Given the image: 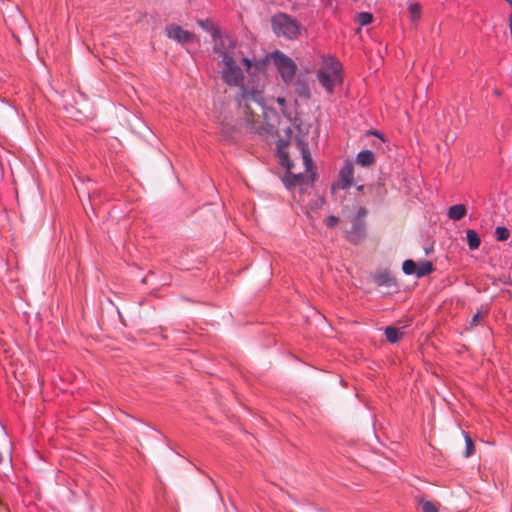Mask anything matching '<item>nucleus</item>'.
<instances>
[{
	"label": "nucleus",
	"instance_id": "obj_1",
	"mask_svg": "<svg viewBox=\"0 0 512 512\" xmlns=\"http://www.w3.org/2000/svg\"><path fill=\"white\" fill-rule=\"evenodd\" d=\"M218 56L221 58L223 68L221 76L224 82L229 86L240 88V94L237 97L238 107L243 115L244 121L250 126V129L260 135L264 133L272 134L274 125L269 121L276 116L275 110L266 107L264 103V79L266 76V63L264 60L251 62L248 58H243L247 73L253 77L250 84L244 83V76L241 68L236 64L233 53L215 48Z\"/></svg>",
	"mask_w": 512,
	"mask_h": 512
},
{
	"label": "nucleus",
	"instance_id": "obj_2",
	"mask_svg": "<svg viewBox=\"0 0 512 512\" xmlns=\"http://www.w3.org/2000/svg\"><path fill=\"white\" fill-rule=\"evenodd\" d=\"M342 66L339 61L332 57H324L321 67L317 73V79L320 85L328 92L332 93L334 86L341 82Z\"/></svg>",
	"mask_w": 512,
	"mask_h": 512
},
{
	"label": "nucleus",
	"instance_id": "obj_3",
	"mask_svg": "<svg viewBox=\"0 0 512 512\" xmlns=\"http://www.w3.org/2000/svg\"><path fill=\"white\" fill-rule=\"evenodd\" d=\"M272 29L277 36L287 39L297 38L300 33L299 23L287 14H277L271 20Z\"/></svg>",
	"mask_w": 512,
	"mask_h": 512
},
{
	"label": "nucleus",
	"instance_id": "obj_4",
	"mask_svg": "<svg viewBox=\"0 0 512 512\" xmlns=\"http://www.w3.org/2000/svg\"><path fill=\"white\" fill-rule=\"evenodd\" d=\"M277 149L280 163L287 169V175L284 179L286 187L291 189L297 185H302L305 182L306 176L302 173L296 174L292 171L293 165L289 160L287 144L284 142H279L277 144Z\"/></svg>",
	"mask_w": 512,
	"mask_h": 512
},
{
	"label": "nucleus",
	"instance_id": "obj_5",
	"mask_svg": "<svg viewBox=\"0 0 512 512\" xmlns=\"http://www.w3.org/2000/svg\"><path fill=\"white\" fill-rule=\"evenodd\" d=\"M270 58L276 65L282 80L286 84L291 83L294 79L297 70L295 62L290 57L286 56L284 53L280 51L273 52L270 55Z\"/></svg>",
	"mask_w": 512,
	"mask_h": 512
},
{
	"label": "nucleus",
	"instance_id": "obj_6",
	"mask_svg": "<svg viewBox=\"0 0 512 512\" xmlns=\"http://www.w3.org/2000/svg\"><path fill=\"white\" fill-rule=\"evenodd\" d=\"M166 34L170 39L182 44L188 43L194 39V35L192 33L175 24H171L166 27Z\"/></svg>",
	"mask_w": 512,
	"mask_h": 512
},
{
	"label": "nucleus",
	"instance_id": "obj_7",
	"mask_svg": "<svg viewBox=\"0 0 512 512\" xmlns=\"http://www.w3.org/2000/svg\"><path fill=\"white\" fill-rule=\"evenodd\" d=\"M354 166L351 161H346L339 171L338 186L341 189H347L353 185Z\"/></svg>",
	"mask_w": 512,
	"mask_h": 512
},
{
	"label": "nucleus",
	"instance_id": "obj_8",
	"mask_svg": "<svg viewBox=\"0 0 512 512\" xmlns=\"http://www.w3.org/2000/svg\"><path fill=\"white\" fill-rule=\"evenodd\" d=\"M365 234V224L360 218H355L352 221V227L347 231V238L350 242L358 243Z\"/></svg>",
	"mask_w": 512,
	"mask_h": 512
},
{
	"label": "nucleus",
	"instance_id": "obj_9",
	"mask_svg": "<svg viewBox=\"0 0 512 512\" xmlns=\"http://www.w3.org/2000/svg\"><path fill=\"white\" fill-rule=\"evenodd\" d=\"M356 162L361 166H370L375 162V155L371 150L360 151L356 156Z\"/></svg>",
	"mask_w": 512,
	"mask_h": 512
},
{
	"label": "nucleus",
	"instance_id": "obj_10",
	"mask_svg": "<svg viewBox=\"0 0 512 512\" xmlns=\"http://www.w3.org/2000/svg\"><path fill=\"white\" fill-rule=\"evenodd\" d=\"M466 207L463 204H456L449 207L447 215L449 219L458 221L466 215Z\"/></svg>",
	"mask_w": 512,
	"mask_h": 512
},
{
	"label": "nucleus",
	"instance_id": "obj_11",
	"mask_svg": "<svg viewBox=\"0 0 512 512\" xmlns=\"http://www.w3.org/2000/svg\"><path fill=\"white\" fill-rule=\"evenodd\" d=\"M374 281L379 286H392L395 284L394 278L388 272H379L374 275Z\"/></svg>",
	"mask_w": 512,
	"mask_h": 512
},
{
	"label": "nucleus",
	"instance_id": "obj_12",
	"mask_svg": "<svg viewBox=\"0 0 512 512\" xmlns=\"http://www.w3.org/2000/svg\"><path fill=\"white\" fill-rule=\"evenodd\" d=\"M467 244L470 250H476L481 244V239L477 232L473 229H469L466 232Z\"/></svg>",
	"mask_w": 512,
	"mask_h": 512
},
{
	"label": "nucleus",
	"instance_id": "obj_13",
	"mask_svg": "<svg viewBox=\"0 0 512 512\" xmlns=\"http://www.w3.org/2000/svg\"><path fill=\"white\" fill-rule=\"evenodd\" d=\"M403 328L387 327L385 329V335L389 342L396 343L403 336Z\"/></svg>",
	"mask_w": 512,
	"mask_h": 512
},
{
	"label": "nucleus",
	"instance_id": "obj_14",
	"mask_svg": "<svg viewBox=\"0 0 512 512\" xmlns=\"http://www.w3.org/2000/svg\"><path fill=\"white\" fill-rule=\"evenodd\" d=\"M432 271H433L432 263L430 261L423 260L417 264L416 276L419 278L424 277L426 275H429Z\"/></svg>",
	"mask_w": 512,
	"mask_h": 512
},
{
	"label": "nucleus",
	"instance_id": "obj_15",
	"mask_svg": "<svg viewBox=\"0 0 512 512\" xmlns=\"http://www.w3.org/2000/svg\"><path fill=\"white\" fill-rule=\"evenodd\" d=\"M197 23L201 28L209 32L213 38H217L219 36V30L211 20H198Z\"/></svg>",
	"mask_w": 512,
	"mask_h": 512
},
{
	"label": "nucleus",
	"instance_id": "obj_16",
	"mask_svg": "<svg viewBox=\"0 0 512 512\" xmlns=\"http://www.w3.org/2000/svg\"><path fill=\"white\" fill-rule=\"evenodd\" d=\"M300 149H301L302 160H303V164L305 166V170L307 172H309L312 170V167H313V163H312V159H311L309 150L303 143H300Z\"/></svg>",
	"mask_w": 512,
	"mask_h": 512
},
{
	"label": "nucleus",
	"instance_id": "obj_17",
	"mask_svg": "<svg viewBox=\"0 0 512 512\" xmlns=\"http://www.w3.org/2000/svg\"><path fill=\"white\" fill-rule=\"evenodd\" d=\"M408 12L411 21H417L421 16V7L418 3H409Z\"/></svg>",
	"mask_w": 512,
	"mask_h": 512
},
{
	"label": "nucleus",
	"instance_id": "obj_18",
	"mask_svg": "<svg viewBox=\"0 0 512 512\" xmlns=\"http://www.w3.org/2000/svg\"><path fill=\"white\" fill-rule=\"evenodd\" d=\"M402 270L406 275H416L417 264L411 259L405 260L402 265Z\"/></svg>",
	"mask_w": 512,
	"mask_h": 512
},
{
	"label": "nucleus",
	"instance_id": "obj_19",
	"mask_svg": "<svg viewBox=\"0 0 512 512\" xmlns=\"http://www.w3.org/2000/svg\"><path fill=\"white\" fill-rule=\"evenodd\" d=\"M510 233L506 227L498 226L495 229V237L498 241H505L509 238Z\"/></svg>",
	"mask_w": 512,
	"mask_h": 512
},
{
	"label": "nucleus",
	"instance_id": "obj_20",
	"mask_svg": "<svg viewBox=\"0 0 512 512\" xmlns=\"http://www.w3.org/2000/svg\"><path fill=\"white\" fill-rule=\"evenodd\" d=\"M372 20H373V16H372V14H370L368 12H361L357 16V21L362 26L370 24L372 22Z\"/></svg>",
	"mask_w": 512,
	"mask_h": 512
},
{
	"label": "nucleus",
	"instance_id": "obj_21",
	"mask_svg": "<svg viewBox=\"0 0 512 512\" xmlns=\"http://www.w3.org/2000/svg\"><path fill=\"white\" fill-rule=\"evenodd\" d=\"M465 457H470L475 452V447L469 435L465 434Z\"/></svg>",
	"mask_w": 512,
	"mask_h": 512
},
{
	"label": "nucleus",
	"instance_id": "obj_22",
	"mask_svg": "<svg viewBox=\"0 0 512 512\" xmlns=\"http://www.w3.org/2000/svg\"><path fill=\"white\" fill-rule=\"evenodd\" d=\"M422 511L423 512H438V508L429 501H425L422 503Z\"/></svg>",
	"mask_w": 512,
	"mask_h": 512
},
{
	"label": "nucleus",
	"instance_id": "obj_23",
	"mask_svg": "<svg viewBox=\"0 0 512 512\" xmlns=\"http://www.w3.org/2000/svg\"><path fill=\"white\" fill-rule=\"evenodd\" d=\"M325 223L328 227H334L337 223H338V218L335 217V216H329L326 220H325Z\"/></svg>",
	"mask_w": 512,
	"mask_h": 512
},
{
	"label": "nucleus",
	"instance_id": "obj_24",
	"mask_svg": "<svg viewBox=\"0 0 512 512\" xmlns=\"http://www.w3.org/2000/svg\"><path fill=\"white\" fill-rule=\"evenodd\" d=\"M276 101H277V103L279 104V106L281 107V110H282L283 114H285V115H286V112H285V109H284V107H285V103H286L285 98H283V97H278V98L276 99Z\"/></svg>",
	"mask_w": 512,
	"mask_h": 512
},
{
	"label": "nucleus",
	"instance_id": "obj_25",
	"mask_svg": "<svg viewBox=\"0 0 512 512\" xmlns=\"http://www.w3.org/2000/svg\"><path fill=\"white\" fill-rule=\"evenodd\" d=\"M485 313L486 311H484L483 313L481 311H478L472 318V324H476L478 319L482 317Z\"/></svg>",
	"mask_w": 512,
	"mask_h": 512
},
{
	"label": "nucleus",
	"instance_id": "obj_26",
	"mask_svg": "<svg viewBox=\"0 0 512 512\" xmlns=\"http://www.w3.org/2000/svg\"><path fill=\"white\" fill-rule=\"evenodd\" d=\"M366 215V210L364 208H360L359 209V217L358 218H362Z\"/></svg>",
	"mask_w": 512,
	"mask_h": 512
},
{
	"label": "nucleus",
	"instance_id": "obj_27",
	"mask_svg": "<svg viewBox=\"0 0 512 512\" xmlns=\"http://www.w3.org/2000/svg\"><path fill=\"white\" fill-rule=\"evenodd\" d=\"M362 189H363V186H362V185L358 187V190H359V191H362Z\"/></svg>",
	"mask_w": 512,
	"mask_h": 512
}]
</instances>
